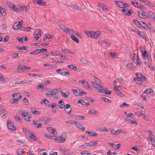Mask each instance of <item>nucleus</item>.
<instances>
[{
  "instance_id": "57",
  "label": "nucleus",
  "mask_w": 155,
  "mask_h": 155,
  "mask_svg": "<svg viewBox=\"0 0 155 155\" xmlns=\"http://www.w3.org/2000/svg\"><path fill=\"white\" fill-rule=\"evenodd\" d=\"M17 153L18 155H22L23 153V151L21 149L18 150Z\"/></svg>"
},
{
  "instance_id": "56",
  "label": "nucleus",
  "mask_w": 155,
  "mask_h": 155,
  "mask_svg": "<svg viewBox=\"0 0 155 155\" xmlns=\"http://www.w3.org/2000/svg\"><path fill=\"white\" fill-rule=\"evenodd\" d=\"M149 61H145L144 62L145 64L148 67H150V66L151 65V62H150Z\"/></svg>"
},
{
  "instance_id": "9",
  "label": "nucleus",
  "mask_w": 155,
  "mask_h": 155,
  "mask_svg": "<svg viewBox=\"0 0 155 155\" xmlns=\"http://www.w3.org/2000/svg\"><path fill=\"white\" fill-rule=\"evenodd\" d=\"M131 3L136 7L140 8L142 9L145 8L143 5L137 2L136 1H134V2L133 1H132Z\"/></svg>"
},
{
  "instance_id": "28",
  "label": "nucleus",
  "mask_w": 155,
  "mask_h": 155,
  "mask_svg": "<svg viewBox=\"0 0 155 155\" xmlns=\"http://www.w3.org/2000/svg\"><path fill=\"white\" fill-rule=\"evenodd\" d=\"M60 93L61 96L64 98H68L69 96V93H68L67 94L65 92H63L61 91H60Z\"/></svg>"
},
{
  "instance_id": "36",
  "label": "nucleus",
  "mask_w": 155,
  "mask_h": 155,
  "mask_svg": "<svg viewBox=\"0 0 155 155\" xmlns=\"http://www.w3.org/2000/svg\"><path fill=\"white\" fill-rule=\"evenodd\" d=\"M22 102L24 105H28L29 103L28 99L25 97L23 98Z\"/></svg>"
},
{
  "instance_id": "5",
  "label": "nucleus",
  "mask_w": 155,
  "mask_h": 155,
  "mask_svg": "<svg viewBox=\"0 0 155 155\" xmlns=\"http://www.w3.org/2000/svg\"><path fill=\"white\" fill-rule=\"evenodd\" d=\"M7 126L8 128L12 130H16L14 124L11 120H8L7 121Z\"/></svg>"
},
{
  "instance_id": "38",
  "label": "nucleus",
  "mask_w": 155,
  "mask_h": 155,
  "mask_svg": "<svg viewBox=\"0 0 155 155\" xmlns=\"http://www.w3.org/2000/svg\"><path fill=\"white\" fill-rule=\"evenodd\" d=\"M58 26L64 32L66 31L65 30H66V28H67V27H65L64 25H63L62 24H59Z\"/></svg>"
},
{
  "instance_id": "61",
  "label": "nucleus",
  "mask_w": 155,
  "mask_h": 155,
  "mask_svg": "<svg viewBox=\"0 0 155 155\" xmlns=\"http://www.w3.org/2000/svg\"><path fill=\"white\" fill-rule=\"evenodd\" d=\"M18 53L14 54L12 55V59H13L14 58H16L18 57Z\"/></svg>"
},
{
  "instance_id": "19",
  "label": "nucleus",
  "mask_w": 155,
  "mask_h": 155,
  "mask_svg": "<svg viewBox=\"0 0 155 155\" xmlns=\"http://www.w3.org/2000/svg\"><path fill=\"white\" fill-rule=\"evenodd\" d=\"M116 3L118 6L120 8H124V2L122 1H116Z\"/></svg>"
},
{
  "instance_id": "27",
  "label": "nucleus",
  "mask_w": 155,
  "mask_h": 155,
  "mask_svg": "<svg viewBox=\"0 0 155 155\" xmlns=\"http://www.w3.org/2000/svg\"><path fill=\"white\" fill-rule=\"evenodd\" d=\"M31 68L29 67H25V66H21L20 68V70L21 71H26L31 69Z\"/></svg>"
},
{
  "instance_id": "58",
  "label": "nucleus",
  "mask_w": 155,
  "mask_h": 155,
  "mask_svg": "<svg viewBox=\"0 0 155 155\" xmlns=\"http://www.w3.org/2000/svg\"><path fill=\"white\" fill-rule=\"evenodd\" d=\"M62 51L65 53H69L70 52V51L68 49H62Z\"/></svg>"
},
{
  "instance_id": "1",
  "label": "nucleus",
  "mask_w": 155,
  "mask_h": 155,
  "mask_svg": "<svg viewBox=\"0 0 155 155\" xmlns=\"http://www.w3.org/2000/svg\"><path fill=\"white\" fill-rule=\"evenodd\" d=\"M137 78L134 79L135 82L139 85H142L143 83V81H147L146 78L141 73L137 72L136 73Z\"/></svg>"
},
{
  "instance_id": "20",
  "label": "nucleus",
  "mask_w": 155,
  "mask_h": 155,
  "mask_svg": "<svg viewBox=\"0 0 155 155\" xmlns=\"http://www.w3.org/2000/svg\"><path fill=\"white\" fill-rule=\"evenodd\" d=\"M142 54L144 57L145 60L148 59V61H150V58H149V55L147 53L146 51H145L143 53H142Z\"/></svg>"
},
{
  "instance_id": "37",
  "label": "nucleus",
  "mask_w": 155,
  "mask_h": 155,
  "mask_svg": "<svg viewBox=\"0 0 155 155\" xmlns=\"http://www.w3.org/2000/svg\"><path fill=\"white\" fill-rule=\"evenodd\" d=\"M153 91L151 88H149L146 89L143 92L144 94H149L151 93Z\"/></svg>"
},
{
  "instance_id": "29",
  "label": "nucleus",
  "mask_w": 155,
  "mask_h": 155,
  "mask_svg": "<svg viewBox=\"0 0 155 155\" xmlns=\"http://www.w3.org/2000/svg\"><path fill=\"white\" fill-rule=\"evenodd\" d=\"M0 12L4 16H5L6 15V13L5 9L0 6Z\"/></svg>"
},
{
  "instance_id": "32",
  "label": "nucleus",
  "mask_w": 155,
  "mask_h": 155,
  "mask_svg": "<svg viewBox=\"0 0 155 155\" xmlns=\"http://www.w3.org/2000/svg\"><path fill=\"white\" fill-rule=\"evenodd\" d=\"M120 133L124 134H127V132L126 131L123 130L119 129L117 130V134H119Z\"/></svg>"
},
{
  "instance_id": "59",
  "label": "nucleus",
  "mask_w": 155,
  "mask_h": 155,
  "mask_svg": "<svg viewBox=\"0 0 155 155\" xmlns=\"http://www.w3.org/2000/svg\"><path fill=\"white\" fill-rule=\"evenodd\" d=\"M19 96H21L18 93L14 94L12 95V97L14 98L18 99V97Z\"/></svg>"
},
{
  "instance_id": "15",
  "label": "nucleus",
  "mask_w": 155,
  "mask_h": 155,
  "mask_svg": "<svg viewBox=\"0 0 155 155\" xmlns=\"http://www.w3.org/2000/svg\"><path fill=\"white\" fill-rule=\"evenodd\" d=\"M33 123L34 126L35 127L39 128L41 126V124L39 123V121L38 120H33Z\"/></svg>"
},
{
  "instance_id": "41",
  "label": "nucleus",
  "mask_w": 155,
  "mask_h": 155,
  "mask_svg": "<svg viewBox=\"0 0 155 155\" xmlns=\"http://www.w3.org/2000/svg\"><path fill=\"white\" fill-rule=\"evenodd\" d=\"M133 67V65L132 63H128L127 65V68L129 70L132 69Z\"/></svg>"
},
{
  "instance_id": "2",
  "label": "nucleus",
  "mask_w": 155,
  "mask_h": 155,
  "mask_svg": "<svg viewBox=\"0 0 155 155\" xmlns=\"http://www.w3.org/2000/svg\"><path fill=\"white\" fill-rule=\"evenodd\" d=\"M59 90L58 88L52 89L46 93V95L48 97H52L54 98L57 99L58 98V97L57 95L56 94L59 92Z\"/></svg>"
},
{
  "instance_id": "25",
  "label": "nucleus",
  "mask_w": 155,
  "mask_h": 155,
  "mask_svg": "<svg viewBox=\"0 0 155 155\" xmlns=\"http://www.w3.org/2000/svg\"><path fill=\"white\" fill-rule=\"evenodd\" d=\"M140 25L145 29L147 30L148 27L146 23L142 21H140Z\"/></svg>"
},
{
  "instance_id": "21",
  "label": "nucleus",
  "mask_w": 155,
  "mask_h": 155,
  "mask_svg": "<svg viewBox=\"0 0 155 155\" xmlns=\"http://www.w3.org/2000/svg\"><path fill=\"white\" fill-rule=\"evenodd\" d=\"M7 111L4 110L2 109L1 111V114L2 117L5 118L7 117Z\"/></svg>"
},
{
  "instance_id": "44",
  "label": "nucleus",
  "mask_w": 155,
  "mask_h": 155,
  "mask_svg": "<svg viewBox=\"0 0 155 155\" xmlns=\"http://www.w3.org/2000/svg\"><path fill=\"white\" fill-rule=\"evenodd\" d=\"M114 89L116 91V93L118 95L120 94H122L121 92L120 91V90L117 87H114Z\"/></svg>"
},
{
  "instance_id": "30",
  "label": "nucleus",
  "mask_w": 155,
  "mask_h": 155,
  "mask_svg": "<svg viewBox=\"0 0 155 155\" xmlns=\"http://www.w3.org/2000/svg\"><path fill=\"white\" fill-rule=\"evenodd\" d=\"M81 82L83 85L85 87H87V86H88L89 85V84L85 81V80H82L81 81H79V82Z\"/></svg>"
},
{
  "instance_id": "24",
  "label": "nucleus",
  "mask_w": 155,
  "mask_h": 155,
  "mask_svg": "<svg viewBox=\"0 0 155 155\" xmlns=\"http://www.w3.org/2000/svg\"><path fill=\"white\" fill-rule=\"evenodd\" d=\"M47 129L49 132L51 133L52 134H55V132H56V133H57V131H56V130L52 127H48Z\"/></svg>"
},
{
  "instance_id": "13",
  "label": "nucleus",
  "mask_w": 155,
  "mask_h": 155,
  "mask_svg": "<svg viewBox=\"0 0 155 155\" xmlns=\"http://www.w3.org/2000/svg\"><path fill=\"white\" fill-rule=\"evenodd\" d=\"M33 2H34L35 3H36L40 5H45V4L46 3V2L44 1L43 0H32Z\"/></svg>"
},
{
  "instance_id": "55",
  "label": "nucleus",
  "mask_w": 155,
  "mask_h": 155,
  "mask_svg": "<svg viewBox=\"0 0 155 155\" xmlns=\"http://www.w3.org/2000/svg\"><path fill=\"white\" fill-rule=\"evenodd\" d=\"M29 138H31V139H33V140H37V138L35 137V136L32 133L31 134V135L30 136Z\"/></svg>"
},
{
  "instance_id": "49",
  "label": "nucleus",
  "mask_w": 155,
  "mask_h": 155,
  "mask_svg": "<svg viewBox=\"0 0 155 155\" xmlns=\"http://www.w3.org/2000/svg\"><path fill=\"white\" fill-rule=\"evenodd\" d=\"M66 123L67 124H76V121L73 120H69L66 121Z\"/></svg>"
},
{
  "instance_id": "22",
  "label": "nucleus",
  "mask_w": 155,
  "mask_h": 155,
  "mask_svg": "<svg viewBox=\"0 0 155 155\" xmlns=\"http://www.w3.org/2000/svg\"><path fill=\"white\" fill-rule=\"evenodd\" d=\"M66 70L64 68H62L61 69H58L56 70L57 72L60 74L62 75H64L65 71Z\"/></svg>"
},
{
  "instance_id": "10",
  "label": "nucleus",
  "mask_w": 155,
  "mask_h": 155,
  "mask_svg": "<svg viewBox=\"0 0 155 155\" xmlns=\"http://www.w3.org/2000/svg\"><path fill=\"white\" fill-rule=\"evenodd\" d=\"M41 31L40 29H39L36 30L34 34V37L36 40H38L39 37L41 36Z\"/></svg>"
},
{
  "instance_id": "14",
  "label": "nucleus",
  "mask_w": 155,
  "mask_h": 155,
  "mask_svg": "<svg viewBox=\"0 0 155 155\" xmlns=\"http://www.w3.org/2000/svg\"><path fill=\"white\" fill-rule=\"evenodd\" d=\"M137 34L140 36L142 39H144L146 41H148L149 38L146 34L143 35H142L140 31H138Z\"/></svg>"
},
{
  "instance_id": "34",
  "label": "nucleus",
  "mask_w": 155,
  "mask_h": 155,
  "mask_svg": "<svg viewBox=\"0 0 155 155\" xmlns=\"http://www.w3.org/2000/svg\"><path fill=\"white\" fill-rule=\"evenodd\" d=\"M88 144V146L94 147L97 145V143L96 142H90Z\"/></svg>"
},
{
  "instance_id": "51",
  "label": "nucleus",
  "mask_w": 155,
  "mask_h": 155,
  "mask_svg": "<svg viewBox=\"0 0 155 155\" xmlns=\"http://www.w3.org/2000/svg\"><path fill=\"white\" fill-rule=\"evenodd\" d=\"M69 6L70 7H73L74 8H75L78 10H81L80 8L79 7V6L76 5H69Z\"/></svg>"
},
{
  "instance_id": "53",
  "label": "nucleus",
  "mask_w": 155,
  "mask_h": 155,
  "mask_svg": "<svg viewBox=\"0 0 155 155\" xmlns=\"http://www.w3.org/2000/svg\"><path fill=\"white\" fill-rule=\"evenodd\" d=\"M78 103H81L82 105H84L85 104V102L82 99H80L78 101Z\"/></svg>"
},
{
  "instance_id": "40",
  "label": "nucleus",
  "mask_w": 155,
  "mask_h": 155,
  "mask_svg": "<svg viewBox=\"0 0 155 155\" xmlns=\"http://www.w3.org/2000/svg\"><path fill=\"white\" fill-rule=\"evenodd\" d=\"M99 6L102 8V10L105 12H106L108 11L106 7L103 4L99 5Z\"/></svg>"
},
{
  "instance_id": "33",
  "label": "nucleus",
  "mask_w": 155,
  "mask_h": 155,
  "mask_svg": "<svg viewBox=\"0 0 155 155\" xmlns=\"http://www.w3.org/2000/svg\"><path fill=\"white\" fill-rule=\"evenodd\" d=\"M93 77L94 78V80L98 84V85H99L100 86V85H101V84L102 83L101 81L99 79H98L97 77H96L94 76H93Z\"/></svg>"
},
{
  "instance_id": "8",
  "label": "nucleus",
  "mask_w": 155,
  "mask_h": 155,
  "mask_svg": "<svg viewBox=\"0 0 155 155\" xmlns=\"http://www.w3.org/2000/svg\"><path fill=\"white\" fill-rule=\"evenodd\" d=\"M138 16L142 18L146 19L148 18V15H147V13L140 10L138 12Z\"/></svg>"
},
{
  "instance_id": "26",
  "label": "nucleus",
  "mask_w": 155,
  "mask_h": 155,
  "mask_svg": "<svg viewBox=\"0 0 155 155\" xmlns=\"http://www.w3.org/2000/svg\"><path fill=\"white\" fill-rule=\"evenodd\" d=\"M31 112L35 115H38L40 114V113L39 111H38L36 110L35 108H32L31 109Z\"/></svg>"
},
{
  "instance_id": "42",
  "label": "nucleus",
  "mask_w": 155,
  "mask_h": 155,
  "mask_svg": "<svg viewBox=\"0 0 155 155\" xmlns=\"http://www.w3.org/2000/svg\"><path fill=\"white\" fill-rule=\"evenodd\" d=\"M86 133L90 136H97V134L96 133H94L93 132L87 131V132Z\"/></svg>"
},
{
  "instance_id": "46",
  "label": "nucleus",
  "mask_w": 155,
  "mask_h": 155,
  "mask_svg": "<svg viewBox=\"0 0 155 155\" xmlns=\"http://www.w3.org/2000/svg\"><path fill=\"white\" fill-rule=\"evenodd\" d=\"M130 56L133 61V62H134L135 61V58L136 57V54H130Z\"/></svg>"
},
{
  "instance_id": "64",
  "label": "nucleus",
  "mask_w": 155,
  "mask_h": 155,
  "mask_svg": "<svg viewBox=\"0 0 155 155\" xmlns=\"http://www.w3.org/2000/svg\"><path fill=\"white\" fill-rule=\"evenodd\" d=\"M9 36L8 35H6L5 38L4 39V40H3V41L4 42H7L8 40Z\"/></svg>"
},
{
  "instance_id": "12",
  "label": "nucleus",
  "mask_w": 155,
  "mask_h": 155,
  "mask_svg": "<svg viewBox=\"0 0 155 155\" xmlns=\"http://www.w3.org/2000/svg\"><path fill=\"white\" fill-rule=\"evenodd\" d=\"M101 32L100 31H97L95 32H92L91 38H97L99 35L101 34Z\"/></svg>"
},
{
  "instance_id": "52",
  "label": "nucleus",
  "mask_w": 155,
  "mask_h": 155,
  "mask_svg": "<svg viewBox=\"0 0 155 155\" xmlns=\"http://www.w3.org/2000/svg\"><path fill=\"white\" fill-rule=\"evenodd\" d=\"M32 132L30 131H29V132L28 131L27 132L25 133V134L26 135V137L28 138H29Z\"/></svg>"
},
{
  "instance_id": "60",
  "label": "nucleus",
  "mask_w": 155,
  "mask_h": 155,
  "mask_svg": "<svg viewBox=\"0 0 155 155\" xmlns=\"http://www.w3.org/2000/svg\"><path fill=\"white\" fill-rule=\"evenodd\" d=\"M134 23L136 25H140V22H139V21L137 19H134L133 21Z\"/></svg>"
},
{
  "instance_id": "48",
  "label": "nucleus",
  "mask_w": 155,
  "mask_h": 155,
  "mask_svg": "<svg viewBox=\"0 0 155 155\" xmlns=\"http://www.w3.org/2000/svg\"><path fill=\"white\" fill-rule=\"evenodd\" d=\"M88 113L90 114H96L98 113V112L94 110H89Z\"/></svg>"
},
{
  "instance_id": "23",
  "label": "nucleus",
  "mask_w": 155,
  "mask_h": 155,
  "mask_svg": "<svg viewBox=\"0 0 155 155\" xmlns=\"http://www.w3.org/2000/svg\"><path fill=\"white\" fill-rule=\"evenodd\" d=\"M75 124L76 125V126L79 129L83 131L84 130L85 128L80 123H77L76 122V124Z\"/></svg>"
},
{
  "instance_id": "50",
  "label": "nucleus",
  "mask_w": 155,
  "mask_h": 155,
  "mask_svg": "<svg viewBox=\"0 0 155 155\" xmlns=\"http://www.w3.org/2000/svg\"><path fill=\"white\" fill-rule=\"evenodd\" d=\"M85 34L88 36H90L91 37V34H92V32H91L88 31H84Z\"/></svg>"
},
{
  "instance_id": "35",
  "label": "nucleus",
  "mask_w": 155,
  "mask_h": 155,
  "mask_svg": "<svg viewBox=\"0 0 155 155\" xmlns=\"http://www.w3.org/2000/svg\"><path fill=\"white\" fill-rule=\"evenodd\" d=\"M71 38L74 41L77 43H78L79 42V41L77 38L75 37L73 35H71Z\"/></svg>"
},
{
  "instance_id": "45",
  "label": "nucleus",
  "mask_w": 155,
  "mask_h": 155,
  "mask_svg": "<svg viewBox=\"0 0 155 155\" xmlns=\"http://www.w3.org/2000/svg\"><path fill=\"white\" fill-rule=\"evenodd\" d=\"M125 114L126 116L127 117H131L132 118H133V117H134V116L133 113H130L129 114L127 113L126 112H125Z\"/></svg>"
},
{
  "instance_id": "39",
  "label": "nucleus",
  "mask_w": 155,
  "mask_h": 155,
  "mask_svg": "<svg viewBox=\"0 0 155 155\" xmlns=\"http://www.w3.org/2000/svg\"><path fill=\"white\" fill-rule=\"evenodd\" d=\"M44 102H45L44 104H45L47 107H50V103L48 99H44Z\"/></svg>"
},
{
  "instance_id": "6",
  "label": "nucleus",
  "mask_w": 155,
  "mask_h": 155,
  "mask_svg": "<svg viewBox=\"0 0 155 155\" xmlns=\"http://www.w3.org/2000/svg\"><path fill=\"white\" fill-rule=\"evenodd\" d=\"M132 10H131V11L129 10L127 8H123L121 10V11L124 14L129 16L133 13Z\"/></svg>"
},
{
  "instance_id": "11",
  "label": "nucleus",
  "mask_w": 155,
  "mask_h": 155,
  "mask_svg": "<svg viewBox=\"0 0 155 155\" xmlns=\"http://www.w3.org/2000/svg\"><path fill=\"white\" fill-rule=\"evenodd\" d=\"M64 107V110L65 112L68 114H70L71 113V109L70 105L68 104H67Z\"/></svg>"
},
{
  "instance_id": "63",
  "label": "nucleus",
  "mask_w": 155,
  "mask_h": 155,
  "mask_svg": "<svg viewBox=\"0 0 155 155\" xmlns=\"http://www.w3.org/2000/svg\"><path fill=\"white\" fill-rule=\"evenodd\" d=\"M76 116L78 118H79L80 120H84L85 118V117L83 115H78Z\"/></svg>"
},
{
  "instance_id": "17",
  "label": "nucleus",
  "mask_w": 155,
  "mask_h": 155,
  "mask_svg": "<svg viewBox=\"0 0 155 155\" xmlns=\"http://www.w3.org/2000/svg\"><path fill=\"white\" fill-rule=\"evenodd\" d=\"M18 12H19L24 10L25 11H27V8L24 6H18Z\"/></svg>"
},
{
  "instance_id": "62",
  "label": "nucleus",
  "mask_w": 155,
  "mask_h": 155,
  "mask_svg": "<svg viewBox=\"0 0 155 155\" xmlns=\"http://www.w3.org/2000/svg\"><path fill=\"white\" fill-rule=\"evenodd\" d=\"M81 155H91L90 153L88 152L87 151L81 152Z\"/></svg>"
},
{
  "instance_id": "18",
  "label": "nucleus",
  "mask_w": 155,
  "mask_h": 155,
  "mask_svg": "<svg viewBox=\"0 0 155 155\" xmlns=\"http://www.w3.org/2000/svg\"><path fill=\"white\" fill-rule=\"evenodd\" d=\"M47 50L45 48H42L40 49H37L35 50L36 55L42 53L45 51H47Z\"/></svg>"
},
{
  "instance_id": "16",
  "label": "nucleus",
  "mask_w": 155,
  "mask_h": 155,
  "mask_svg": "<svg viewBox=\"0 0 155 155\" xmlns=\"http://www.w3.org/2000/svg\"><path fill=\"white\" fill-rule=\"evenodd\" d=\"M58 106L60 109H63L65 106L62 100H60L58 103Z\"/></svg>"
},
{
  "instance_id": "47",
  "label": "nucleus",
  "mask_w": 155,
  "mask_h": 155,
  "mask_svg": "<svg viewBox=\"0 0 155 155\" xmlns=\"http://www.w3.org/2000/svg\"><path fill=\"white\" fill-rule=\"evenodd\" d=\"M125 106H126V107H129V105L128 104H126L125 102H124L123 103V104H121L120 105V107L121 108H124L125 107Z\"/></svg>"
},
{
  "instance_id": "7",
  "label": "nucleus",
  "mask_w": 155,
  "mask_h": 155,
  "mask_svg": "<svg viewBox=\"0 0 155 155\" xmlns=\"http://www.w3.org/2000/svg\"><path fill=\"white\" fill-rule=\"evenodd\" d=\"M23 22V21H21L18 23H15L13 25L12 28L15 30H18L21 27L22 23Z\"/></svg>"
},
{
  "instance_id": "4",
  "label": "nucleus",
  "mask_w": 155,
  "mask_h": 155,
  "mask_svg": "<svg viewBox=\"0 0 155 155\" xmlns=\"http://www.w3.org/2000/svg\"><path fill=\"white\" fill-rule=\"evenodd\" d=\"M53 140L58 143H63L65 141L66 137H63L62 136H60L56 137L55 138L53 139Z\"/></svg>"
},
{
  "instance_id": "54",
  "label": "nucleus",
  "mask_w": 155,
  "mask_h": 155,
  "mask_svg": "<svg viewBox=\"0 0 155 155\" xmlns=\"http://www.w3.org/2000/svg\"><path fill=\"white\" fill-rule=\"evenodd\" d=\"M108 144V145H110L113 149H114L115 150V149L116 150L117 146L115 144L113 143H109Z\"/></svg>"
},
{
  "instance_id": "3",
  "label": "nucleus",
  "mask_w": 155,
  "mask_h": 155,
  "mask_svg": "<svg viewBox=\"0 0 155 155\" xmlns=\"http://www.w3.org/2000/svg\"><path fill=\"white\" fill-rule=\"evenodd\" d=\"M92 84L93 86H94L95 88L98 90L100 92H104L105 90L102 88V87L100 86L98 84L92 81Z\"/></svg>"
},
{
  "instance_id": "43",
  "label": "nucleus",
  "mask_w": 155,
  "mask_h": 155,
  "mask_svg": "<svg viewBox=\"0 0 155 155\" xmlns=\"http://www.w3.org/2000/svg\"><path fill=\"white\" fill-rule=\"evenodd\" d=\"M37 89L39 88L46 89V87L44 85H43L42 84H39L37 87Z\"/></svg>"
},
{
  "instance_id": "31",
  "label": "nucleus",
  "mask_w": 155,
  "mask_h": 155,
  "mask_svg": "<svg viewBox=\"0 0 155 155\" xmlns=\"http://www.w3.org/2000/svg\"><path fill=\"white\" fill-rule=\"evenodd\" d=\"M22 97L21 96H19V97H18V99H17L16 98H14L13 100V104H16L18 101V100L21 99Z\"/></svg>"
}]
</instances>
